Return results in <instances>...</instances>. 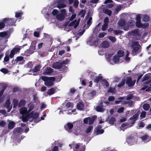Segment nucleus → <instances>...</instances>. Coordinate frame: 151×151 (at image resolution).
Masks as SVG:
<instances>
[{
    "label": "nucleus",
    "instance_id": "9d476101",
    "mask_svg": "<svg viewBox=\"0 0 151 151\" xmlns=\"http://www.w3.org/2000/svg\"><path fill=\"white\" fill-rule=\"evenodd\" d=\"M29 116L33 119L37 118L39 116V114L37 112L34 113V111H31L29 114Z\"/></svg>",
    "mask_w": 151,
    "mask_h": 151
},
{
    "label": "nucleus",
    "instance_id": "5701e85b",
    "mask_svg": "<svg viewBox=\"0 0 151 151\" xmlns=\"http://www.w3.org/2000/svg\"><path fill=\"white\" fill-rule=\"evenodd\" d=\"M47 94L49 95H51L55 93V91L53 88H51L49 89L47 92Z\"/></svg>",
    "mask_w": 151,
    "mask_h": 151
},
{
    "label": "nucleus",
    "instance_id": "bf43d9fd",
    "mask_svg": "<svg viewBox=\"0 0 151 151\" xmlns=\"http://www.w3.org/2000/svg\"><path fill=\"white\" fill-rule=\"evenodd\" d=\"M0 71L3 73L4 74H6L8 73V70L4 68H2L1 69Z\"/></svg>",
    "mask_w": 151,
    "mask_h": 151
},
{
    "label": "nucleus",
    "instance_id": "c756f323",
    "mask_svg": "<svg viewBox=\"0 0 151 151\" xmlns=\"http://www.w3.org/2000/svg\"><path fill=\"white\" fill-rule=\"evenodd\" d=\"M119 58L120 57L116 55L114 56L113 58V60L115 63H118L119 61Z\"/></svg>",
    "mask_w": 151,
    "mask_h": 151
},
{
    "label": "nucleus",
    "instance_id": "a18cd8bd",
    "mask_svg": "<svg viewBox=\"0 0 151 151\" xmlns=\"http://www.w3.org/2000/svg\"><path fill=\"white\" fill-rule=\"evenodd\" d=\"M133 103V101L131 100L129 101H125L124 103L125 104H127L128 106L130 107L132 105Z\"/></svg>",
    "mask_w": 151,
    "mask_h": 151
},
{
    "label": "nucleus",
    "instance_id": "a211bd4d",
    "mask_svg": "<svg viewBox=\"0 0 151 151\" xmlns=\"http://www.w3.org/2000/svg\"><path fill=\"white\" fill-rule=\"evenodd\" d=\"M100 104H101V106H97L96 108V109L98 112H102L104 111V109L102 107V103H101Z\"/></svg>",
    "mask_w": 151,
    "mask_h": 151
},
{
    "label": "nucleus",
    "instance_id": "473e14b6",
    "mask_svg": "<svg viewBox=\"0 0 151 151\" xmlns=\"http://www.w3.org/2000/svg\"><path fill=\"white\" fill-rule=\"evenodd\" d=\"M101 82H102V83L104 86H105L106 87H108L109 86V83L108 82V81L107 80L105 79H103Z\"/></svg>",
    "mask_w": 151,
    "mask_h": 151
},
{
    "label": "nucleus",
    "instance_id": "09e8293b",
    "mask_svg": "<svg viewBox=\"0 0 151 151\" xmlns=\"http://www.w3.org/2000/svg\"><path fill=\"white\" fill-rule=\"evenodd\" d=\"M149 20V17L146 15H145L143 18V20L145 22H148Z\"/></svg>",
    "mask_w": 151,
    "mask_h": 151
},
{
    "label": "nucleus",
    "instance_id": "c85d7f7f",
    "mask_svg": "<svg viewBox=\"0 0 151 151\" xmlns=\"http://www.w3.org/2000/svg\"><path fill=\"white\" fill-rule=\"evenodd\" d=\"M126 81V80L125 79H123L121 82L119 83L118 85V86L119 88H121L123 86H124L125 84Z\"/></svg>",
    "mask_w": 151,
    "mask_h": 151
},
{
    "label": "nucleus",
    "instance_id": "052dcab7",
    "mask_svg": "<svg viewBox=\"0 0 151 151\" xmlns=\"http://www.w3.org/2000/svg\"><path fill=\"white\" fill-rule=\"evenodd\" d=\"M6 124V122L3 120L0 121V126L4 127Z\"/></svg>",
    "mask_w": 151,
    "mask_h": 151
},
{
    "label": "nucleus",
    "instance_id": "2eb2a0df",
    "mask_svg": "<svg viewBox=\"0 0 151 151\" xmlns=\"http://www.w3.org/2000/svg\"><path fill=\"white\" fill-rule=\"evenodd\" d=\"M27 111V109L25 107H22L19 110L20 113L23 115L26 114Z\"/></svg>",
    "mask_w": 151,
    "mask_h": 151
},
{
    "label": "nucleus",
    "instance_id": "39448f33",
    "mask_svg": "<svg viewBox=\"0 0 151 151\" xmlns=\"http://www.w3.org/2000/svg\"><path fill=\"white\" fill-rule=\"evenodd\" d=\"M136 81L135 80L132 81L131 77H127L125 82L129 87H131L134 85Z\"/></svg>",
    "mask_w": 151,
    "mask_h": 151
},
{
    "label": "nucleus",
    "instance_id": "4c0bfd02",
    "mask_svg": "<svg viewBox=\"0 0 151 151\" xmlns=\"http://www.w3.org/2000/svg\"><path fill=\"white\" fill-rule=\"evenodd\" d=\"M86 13V11L83 9L81 10L79 12V14L81 15V16L82 17H84Z\"/></svg>",
    "mask_w": 151,
    "mask_h": 151
},
{
    "label": "nucleus",
    "instance_id": "dca6fc26",
    "mask_svg": "<svg viewBox=\"0 0 151 151\" xmlns=\"http://www.w3.org/2000/svg\"><path fill=\"white\" fill-rule=\"evenodd\" d=\"M65 16L64 15L62 14H60L57 15V19L60 21H62L65 19Z\"/></svg>",
    "mask_w": 151,
    "mask_h": 151
},
{
    "label": "nucleus",
    "instance_id": "c9c22d12",
    "mask_svg": "<svg viewBox=\"0 0 151 151\" xmlns=\"http://www.w3.org/2000/svg\"><path fill=\"white\" fill-rule=\"evenodd\" d=\"M24 59V58L21 56H18L17 57L16 61V63L19 61H21Z\"/></svg>",
    "mask_w": 151,
    "mask_h": 151
},
{
    "label": "nucleus",
    "instance_id": "1a4fd4ad",
    "mask_svg": "<svg viewBox=\"0 0 151 151\" xmlns=\"http://www.w3.org/2000/svg\"><path fill=\"white\" fill-rule=\"evenodd\" d=\"M130 35L134 36H139L140 35L139 33V30L138 29H136L132 30L130 32Z\"/></svg>",
    "mask_w": 151,
    "mask_h": 151
},
{
    "label": "nucleus",
    "instance_id": "603ef678",
    "mask_svg": "<svg viewBox=\"0 0 151 151\" xmlns=\"http://www.w3.org/2000/svg\"><path fill=\"white\" fill-rule=\"evenodd\" d=\"M34 108V105L33 104H32L30 105L29 106V108L28 109V112H31Z\"/></svg>",
    "mask_w": 151,
    "mask_h": 151
},
{
    "label": "nucleus",
    "instance_id": "f704fd0d",
    "mask_svg": "<svg viewBox=\"0 0 151 151\" xmlns=\"http://www.w3.org/2000/svg\"><path fill=\"white\" fill-rule=\"evenodd\" d=\"M93 127L91 126H89L86 130L85 132L87 134H88L91 132L92 129H93Z\"/></svg>",
    "mask_w": 151,
    "mask_h": 151
},
{
    "label": "nucleus",
    "instance_id": "aec40b11",
    "mask_svg": "<svg viewBox=\"0 0 151 151\" xmlns=\"http://www.w3.org/2000/svg\"><path fill=\"white\" fill-rule=\"evenodd\" d=\"M124 52L122 50H119L117 52V55L120 57H122L124 54Z\"/></svg>",
    "mask_w": 151,
    "mask_h": 151
},
{
    "label": "nucleus",
    "instance_id": "20e7f679",
    "mask_svg": "<svg viewBox=\"0 0 151 151\" xmlns=\"http://www.w3.org/2000/svg\"><path fill=\"white\" fill-rule=\"evenodd\" d=\"M21 49L20 46L16 45L14 48L11 51L9 57L10 58H12L15 54H17L19 52L20 50Z\"/></svg>",
    "mask_w": 151,
    "mask_h": 151
},
{
    "label": "nucleus",
    "instance_id": "f8f14e48",
    "mask_svg": "<svg viewBox=\"0 0 151 151\" xmlns=\"http://www.w3.org/2000/svg\"><path fill=\"white\" fill-rule=\"evenodd\" d=\"M84 105L83 102H79L77 104L76 107L79 110H82L84 108Z\"/></svg>",
    "mask_w": 151,
    "mask_h": 151
},
{
    "label": "nucleus",
    "instance_id": "e433bc0d",
    "mask_svg": "<svg viewBox=\"0 0 151 151\" xmlns=\"http://www.w3.org/2000/svg\"><path fill=\"white\" fill-rule=\"evenodd\" d=\"M131 22H129L127 23V26H125L124 27L123 29L125 31H127L129 29V27L130 26V25L131 24Z\"/></svg>",
    "mask_w": 151,
    "mask_h": 151
},
{
    "label": "nucleus",
    "instance_id": "6e6552de",
    "mask_svg": "<svg viewBox=\"0 0 151 151\" xmlns=\"http://www.w3.org/2000/svg\"><path fill=\"white\" fill-rule=\"evenodd\" d=\"M63 67L62 64L59 62H56L53 64L52 68L56 69H60Z\"/></svg>",
    "mask_w": 151,
    "mask_h": 151
},
{
    "label": "nucleus",
    "instance_id": "423d86ee",
    "mask_svg": "<svg viewBox=\"0 0 151 151\" xmlns=\"http://www.w3.org/2000/svg\"><path fill=\"white\" fill-rule=\"evenodd\" d=\"M139 111H138L135 114L133 115L131 117L129 118V119L132 120L131 122L132 124H134L136 121L138 117L139 114Z\"/></svg>",
    "mask_w": 151,
    "mask_h": 151
},
{
    "label": "nucleus",
    "instance_id": "69168bd1",
    "mask_svg": "<svg viewBox=\"0 0 151 151\" xmlns=\"http://www.w3.org/2000/svg\"><path fill=\"white\" fill-rule=\"evenodd\" d=\"M58 11L57 9H54L53 10L52 13L53 16L56 15L58 13Z\"/></svg>",
    "mask_w": 151,
    "mask_h": 151
},
{
    "label": "nucleus",
    "instance_id": "8fccbe9b",
    "mask_svg": "<svg viewBox=\"0 0 151 151\" xmlns=\"http://www.w3.org/2000/svg\"><path fill=\"white\" fill-rule=\"evenodd\" d=\"M66 6V5L64 4H59L58 5L57 7L59 8H63Z\"/></svg>",
    "mask_w": 151,
    "mask_h": 151
},
{
    "label": "nucleus",
    "instance_id": "7ed1b4c3",
    "mask_svg": "<svg viewBox=\"0 0 151 151\" xmlns=\"http://www.w3.org/2000/svg\"><path fill=\"white\" fill-rule=\"evenodd\" d=\"M14 18H5L3 19L2 21L5 22V23L7 24L6 26L9 27L13 26L15 23Z\"/></svg>",
    "mask_w": 151,
    "mask_h": 151
},
{
    "label": "nucleus",
    "instance_id": "f03ea898",
    "mask_svg": "<svg viewBox=\"0 0 151 151\" xmlns=\"http://www.w3.org/2000/svg\"><path fill=\"white\" fill-rule=\"evenodd\" d=\"M97 117L95 116H92L91 117H88L85 118L83 120L84 123L87 124L88 123L89 125H91L93 124Z\"/></svg>",
    "mask_w": 151,
    "mask_h": 151
},
{
    "label": "nucleus",
    "instance_id": "7c9ffc66",
    "mask_svg": "<svg viewBox=\"0 0 151 151\" xmlns=\"http://www.w3.org/2000/svg\"><path fill=\"white\" fill-rule=\"evenodd\" d=\"M26 102V101L23 99L20 100L19 103V107H20L22 106H24L25 105Z\"/></svg>",
    "mask_w": 151,
    "mask_h": 151
},
{
    "label": "nucleus",
    "instance_id": "4d7b16f0",
    "mask_svg": "<svg viewBox=\"0 0 151 151\" xmlns=\"http://www.w3.org/2000/svg\"><path fill=\"white\" fill-rule=\"evenodd\" d=\"M105 13L109 16H110L112 12L110 10L108 9H106L105 10Z\"/></svg>",
    "mask_w": 151,
    "mask_h": 151
},
{
    "label": "nucleus",
    "instance_id": "cd10ccee",
    "mask_svg": "<svg viewBox=\"0 0 151 151\" xmlns=\"http://www.w3.org/2000/svg\"><path fill=\"white\" fill-rule=\"evenodd\" d=\"M13 103L14 108H16L17 106L19 107V103L17 100L14 99L13 101Z\"/></svg>",
    "mask_w": 151,
    "mask_h": 151
},
{
    "label": "nucleus",
    "instance_id": "a19ab883",
    "mask_svg": "<svg viewBox=\"0 0 151 151\" xmlns=\"http://www.w3.org/2000/svg\"><path fill=\"white\" fill-rule=\"evenodd\" d=\"M104 130L103 129H101V130H96L95 133L96 135H98L99 134H102L104 132Z\"/></svg>",
    "mask_w": 151,
    "mask_h": 151
},
{
    "label": "nucleus",
    "instance_id": "3c124183",
    "mask_svg": "<svg viewBox=\"0 0 151 151\" xmlns=\"http://www.w3.org/2000/svg\"><path fill=\"white\" fill-rule=\"evenodd\" d=\"M22 121L24 122H26L28 121V118L27 116H22Z\"/></svg>",
    "mask_w": 151,
    "mask_h": 151
},
{
    "label": "nucleus",
    "instance_id": "4be33fe9",
    "mask_svg": "<svg viewBox=\"0 0 151 151\" xmlns=\"http://www.w3.org/2000/svg\"><path fill=\"white\" fill-rule=\"evenodd\" d=\"M41 68V67L40 65H38L35 66V68L32 70V71L33 73L39 71L40 70Z\"/></svg>",
    "mask_w": 151,
    "mask_h": 151
},
{
    "label": "nucleus",
    "instance_id": "393cba45",
    "mask_svg": "<svg viewBox=\"0 0 151 151\" xmlns=\"http://www.w3.org/2000/svg\"><path fill=\"white\" fill-rule=\"evenodd\" d=\"M118 24L120 27H124L126 24V22L124 20H121L119 21Z\"/></svg>",
    "mask_w": 151,
    "mask_h": 151
},
{
    "label": "nucleus",
    "instance_id": "0e129e2a",
    "mask_svg": "<svg viewBox=\"0 0 151 151\" xmlns=\"http://www.w3.org/2000/svg\"><path fill=\"white\" fill-rule=\"evenodd\" d=\"M25 53L27 54V55L31 54L33 53L32 51L29 48L27 50L25 51Z\"/></svg>",
    "mask_w": 151,
    "mask_h": 151
},
{
    "label": "nucleus",
    "instance_id": "ea45409f",
    "mask_svg": "<svg viewBox=\"0 0 151 151\" xmlns=\"http://www.w3.org/2000/svg\"><path fill=\"white\" fill-rule=\"evenodd\" d=\"M124 99V98L122 97H119L118 98L119 100H116L115 101V103L116 104H119L122 101V100Z\"/></svg>",
    "mask_w": 151,
    "mask_h": 151
},
{
    "label": "nucleus",
    "instance_id": "9b49d317",
    "mask_svg": "<svg viewBox=\"0 0 151 151\" xmlns=\"http://www.w3.org/2000/svg\"><path fill=\"white\" fill-rule=\"evenodd\" d=\"M73 127V124L72 123H68L64 126L65 129L69 131Z\"/></svg>",
    "mask_w": 151,
    "mask_h": 151
},
{
    "label": "nucleus",
    "instance_id": "de8ad7c7",
    "mask_svg": "<svg viewBox=\"0 0 151 151\" xmlns=\"http://www.w3.org/2000/svg\"><path fill=\"white\" fill-rule=\"evenodd\" d=\"M149 24L148 23L144 24H142L141 28L142 27L143 28H146L148 27H149Z\"/></svg>",
    "mask_w": 151,
    "mask_h": 151
},
{
    "label": "nucleus",
    "instance_id": "79ce46f5",
    "mask_svg": "<svg viewBox=\"0 0 151 151\" xmlns=\"http://www.w3.org/2000/svg\"><path fill=\"white\" fill-rule=\"evenodd\" d=\"M7 33L6 32H0V37H4L7 36Z\"/></svg>",
    "mask_w": 151,
    "mask_h": 151
},
{
    "label": "nucleus",
    "instance_id": "b1692460",
    "mask_svg": "<svg viewBox=\"0 0 151 151\" xmlns=\"http://www.w3.org/2000/svg\"><path fill=\"white\" fill-rule=\"evenodd\" d=\"M14 126L15 123L13 122H11L9 123L8 127L9 129H12L14 127Z\"/></svg>",
    "mask_w": 151,
    "mask_h": 151
},
{
    "label": "nucleus",
    "instance_id": "a878e982",
    "mask_svg": "<svg viewBox=\"0 0 151 151\" xmlns=\"http://www.w3.org/2000/svg\"><path fill=\"white\" fill-rule=\"evenodd\" d=\"M41 79L43 80L45 82H46L48 80H52V78H50V77H48L46 76H42L41 77Z\"/></svg>",
    "mask_w": 151,
    "mask_h": 151
},
{
    "label": "nucleus",
    "instance_id": "13d9d810",
    "mask_svg": "<svg viewBox=\"0 0 151 151\" xmlns=\"http://www.w3.org/2000/svg\"><path fill=\"white\" fill-rule=\"evenodd\" d=\"M149 137V136L146 135L145 134V135L142 136L141 137V138L143 140L145 141L147 140L148 138Z\"/></svg>",
    "mask_w": 151,
    "mask_h": 151
},
{
    "label": "nucleus",
    "instance_id": "e2e57ef3",
    "mask_svg": "<svg viewBox=\"0 0 151 151\" xmlns=\"http://www.w3.org/2000/svg\"><path fill=\"white\" fill-rule=\"evenodd\" d=\"M146 115V112L145 111H142L141 113L140 117L142 118H144L145 117Z\"/></svg>",
    "mask_w": 151,
    "mask_h": 151
},
{
    "label": "nucleus",
    "instance_id": "680f3d73",
    "mask_svg": "<svg viewBox=\"0 0 151 151\" xmlns=\"http://www.w3.org/2000/svg\"><path fill=\"white\" fill-rule=\"evenodd\" d=\"M124 107H121L118 109L117 112L119 113H123L124 111Z\"/></svg>",
    "mask_w": 151,
    "mask_h": 151
},
{
    "label": "nucleus",
    "instance_id": "f3484780",
    "mask_svg": "<svg viewBox=\"0 0 151 151\" xmlns=\"http://www.w3.org/2000/svg\"><path fill=\"white\" fill-rule=\"evenodd\" d=\"M103 77L102 76H97L94 79V82L96 83H98L99 82L102 80Z\"/></svg>",
    "mask_w": 151,
    "mask_h": 151
},
{
    "label": "nucleus",
    "instance_id": "5fc2aeb1",
    "mask_svg": "<svg viewBox=\"0 0 151 151\" xmlns=\"http://www.w3.org/2000/svg\"><path fill=\"white\" fill-rule=\"evenodd\" d=\"M5 23L3 22H0V29L4 28L5 26Z\"/></svg>",
    "mask_w": 151,
    "mask_h": 151
},
{
    "label": "nucleus",
    "instance_id": "58836bf2",
    "mask_svg": "<svg viewBox=\"0 0 151 151\" xmlns=\"http://www.w3.org/2000/svg\"><path fill=\"white\" fill-rule=\"evenodd\" d=\"M123 32L122 31L120 30H114L113 33L116 35H119L120 34H122Z\"/></svg>",
    "mask_w": 151,
    "mask_h": 151
},
{
    "label": "nucleus",
    "instance_id": "0eeeda50",
    "mask_svg": "<svg viewBox=\"0 0 151 151\" xmlns=\"http://www.w3.org/2000/svg\"><path fill=\"white\" fill-rule=\"evenodd\" d=\"M50 78H52V80H48L44 83L45 85L47 86H53L54 84L53 82L55 80V78L54 77H50Z\"/></svg>",
    "mask_w": 151,
    "mask_h": 151
},
{
    "label": "nucleus",
    "instance_id": "4468645a",
    "mask_svg": "<svg viewBox=\"0 0 151 151\" xmlns=\"http://www.w3.org/2000/svg\"><path fill=\"white\" fill-rule=\"evenodd\" d=\"M135 137L134 136H132V135L129 136L127 138V141L130 143L132 144L134 143L135 142Z\"/></svg>",
    "mask_w": 151,
    "mask_h": 151
},
{
    "label": "nucleus",
    "instance_id": "864d4df0",
    "mask_svg": "<svg viewBox=\"0 0 151 151\" xmlns=\"http://www.w3.org/2000/svg\"><path fill=\"white\" fill-rule=\"evenodd\" d=\"M136 26L139 28H141L142 24L140 21H137L136 23Z\"/></svg>",
    "mask_w": 151,
    "mask_h": 151
},
{
    "label": "nucleus",
    "instance_id": "2f4dec72",
    "mask_svg": "<svg viewBox=\"0 0 151 151\" xmlns=\"http://www.w3.org/2000/svg\"><path fill=\"white\" fill-rule=\"evenodd\" d=\"M150 105L148 104H145L143 105V109L145 111H148L150 108Z\"/></svg>",
    "mask_w": 151,
    "mask_h": 151
},
{
    "label": "nucleus",
    "instance_id": "c03bdc74",
    "mask_svg": "<svg viewBox=\"0 0 151 151\" xmlns=\"http://www.w3.org/2000/svg\"><path fill=\"white\" fill-rule=\"evenodd\" d=\"M108 26V24H104L101 27V29L102 31H105L106 30Z\"/></svg>",
    "mask_w": 151,
    "mask_h": 151
},
{
    "label": "nucleus",
    "instance_id": "6e6d98bb",
    "mask_svg": "<svg viewBox=\"0 0 151 151\" xmlns=\"http://www.w3.org/2000/svg\"><path fill=\"white\" fill-rule=\"evenodd\" d=\"M69 61V60L68 59H66L65 60L63 61L62 62H61L62 64V66L63 65H65L67 64Z\"/></svg>",
    "mask_w": 151,
    "mask_h": 151
},
{
    "label": "nucleus",
    "instance_id": "ddd939ff",
    "mask_svg": "<svg viewBox=\"0 0 151 151\" xmlns=\"http://www.w3.org/2000/svg\"><path fill=\"white\" fill-rule=\"evenodd\" d=\"M53 71V69L51 68H47L45 69L43 72V74L47 75L51 73Z\"/></svg>",
    "mask_w": 151,
    "mask_h": 151
},
{
    "label": "nucleus",
    "instance_id": "774afa93",
    "mask_svg": "<svg viewBox=\"0 0 151 151\" xmlns=\"http://www.w3.org/2000/svg\"><path fill=\"white\" fill-rule=\"evenodd\" d=\"M148 76L146 75H145L142 78V82L144 81H145L148 80Z\"/></svg>",
    "mask_w": 151,
    "mask_h": 151
},
{
    "label": "nucleus",
    "instance_id": "412c9836",
    "mask_svg": "<svg viewBox=\"0 0 151 151\" xmlns=\"http://www.w3.org/2000/svg\"><path fill=\"white\" fill-rule=\"evenodd\" d=\"M109 46V44L108 42L107 41H103L102 43V47L104 48H107Z\"/></svg>",
    "mask_w": 151,
    "mask_h": 151
},
{
    "label": "nucleus",
    "instance_id": "f257e3e1",
    "mask_svg": "<svg viewBox=\"0 0 151 151\" xmlns=\"http://www.w3.org/2000/svg\"><path fill=\"white\" fill-rule=\"evenodd\" d=\"M131 47L133 48L132 52V55H136L139 53L138 51L141 48L139 42L137 41H133L132 42Z\"/></svg>",
    "mask_w": 151,
    "mask_h": 151
},
{
    "label": "nucleus",
    "instance_id": "49530a36",
    "mask_svg": "<svg viewBox=\"0 0 151 151\" xmlns=\"http://www.w3.org/2000/svg\"><path fill=\"white\" fill-rule=\"evenodd\" d=\"M145 125V123L142 122H140L138 124V126L140 128L143 127H144Z\"/></svg>",
    "mask_w": 151,
    "mask_h": 151
},
{
    "label": "nucleus",
    "instance_id": "72a5a7b5",
    "mask_svg": "<svg viewBox=\"0 0 151 151\" xmlns=\"http://www.w3.org/2000/svg\"><path fill=\"white\" fill-rule=\"evenodd\" d=\"M33 100L34 101V102L35 103H38L39 102V100H38V98L37 97V95L36 94H35L33 95Z\"/></svg>",
    "mask_w": 151,
    "mask_h": 151
},
{
    "label": "nucleus",
    "instance_id": "6ab92c4d",
    "mask_svg": "<svg viewBox=\"0 0 151 151\" xmlns=\"http://www.w3.org/2000/svg\"><path fill=\"white\" fill-rule=\"evenodd\" d=\"M116 119L115 118L113 117H111L108 118L107 119V121L109 122V123L112 124H113L114 123V122L115 121Z\"/></svg>",
    "mask_w": 151,
    "mask_h": 151
},
{
    "label": "nucleus",
    "instance_id": "338daca9",
    "mask_svg": "<svg viewBox=\"0 0 151 151\" xmlns=\"http://www.w3.org/2000/svg\"><path fill=\"white\" fill-rule=\"evenodd\" d=\"M106 33L104 32L100 33L98 37L99 38H103L106 35Z\"/></svg>",
    "mask_w": 151,
    "mask_h": 151
},
{
    "label": "nucleus",
    "instance_id": "37998d69",
    "mask_svg": "<svg viewBox=\"0 0 151 151\" xmlns=\"http://www.w3.org/2000/svg\"><path fill=\"white\" fill-rule=\"evenodd\" d=\"M10 102L9 99H7L5 102V105L7 108H9L10 106Z\"/></svg>",
    "mask_w": 151,
    "mask_h": 151
},
{
    "label": "nucleus",
    "instance_id": "bb28decb",
    "mask_svg": "<svg viewBox=\"0 0 151 151\" xmlns=\"http://www.w3.org/2000/svg\"><path fill=\"white\" fill-rule=\"evenodd\" d=\"M107 38L112 42L114 43L116 41V38L114 37H113L111 36H108Z\"/></svg>",
    "mask_w": 151,
    "mask_h": 151
}]
</instances>
